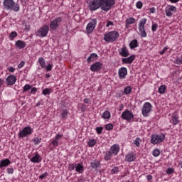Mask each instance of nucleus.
Returning a JSON list of instances; mask_svg holds the SVG:
<instances>
[{
	"label": "nucleus",
	"instance_id": "1",
	"mask_svg": "<svg viewBox=\"0 0 182 182\" xmlns=\"http://www.w3.org/2000/svg\"><path fill=\"white\" fill-rule=\"evenodd\" d=\"M116 1L114 0H91L88 3V8L92 12L97 11L100 8L104 12H109L112 6H114Z\"/></svg>",
	"mask_w": 182,
	"mask_h": 182
},
{
	"label": "nucleus",
	"instance_id": "2",
	"mask_svg": "<svg viewBox=\"0 0 182 182\" xmlns=\"http://www.w3.org/2000/svg\"><path fill=\"white\" fill-rule=\"evenodd\" d=\"M120 151V146L117 144H114L111 146L109 150L107 151H104V159L105 161H109L112 157L117 156Z\"/></svg>",
	"mask_w": 182,
	"mask_h": 182
},
{
	"label": "nucleus",
	"instance_id": "3",
	"mask_svg": "<svg viewBox=\"0 0 182 182\" xmlns=\"http://www.w3.org/2000/svg\"><path fill=\"white\" fill-rule=\"evenodd\" d=\"M3 6L6 11H14V12H19V5L14 0H4L3 2Z\"/></svg>",
	"mask_w": 182,
	"mask_h": 182
},
{
	"label": "nucleus",
	"instance_id": "4",
	"mask_svg": "<svg viewBox=\"0 0 182 182\" xmlns=\"http://www.w3.org/2000/svg\"><path fill=\"white\" fill-rule=\"evenodd\" d=\"M120 36V34L117 31H109L104 35V41L107 43H113L116 42Z\"/></svg>",
	"mask_w": 182,
	"mask_h": 182
},
{
	"label": "nucleus",
	"instance_id": "5",
	"mask_svg": "<svg viewBox=\"0 0 182 182\" xmlns=\"http://www.w3.org/2000/svg\"><path fill=\"white\" fill-rule=\"evenodd\" d=\"M48 33H49V26L43 25L36 31L35 36L38 38H46V36H48Z\"/></svg>",
	"mask_w": 182,
	"mask_h": 182
},
{
	"label": "nucleus",
	"instance_id": "6",
	"mask_svg": "<svg viewBox=\"0 0 182 182\" xmlns=\"http://www.w3.org/2000/svg\"><path fill=\"white\" fill-rule=\"evenodd\" d=\"M166 139V135L163 133L160 134H152L151 136V144H159V143H162Z\"/></svg>",
	"mask_w": 182,
	"mask_h": 182
},
{
	"label": "nucleus",
	"instance_id": "7",
	"mask_svg": "<svg viewBox=\"0 0 182 182\" xmlns=\"http://www.w3.org/2000/svg\"><path fill=\"white\" fill-rule=\"evenodd\" d=\"M151 109H153L151 103L145 102L141 109L142 116H144V117H149L150 116V113H151Z\"/></svg>",
	"mask_w": 182,
	"mask_h": 182
},
{
	"label": "nucleus",
	"instance_id": "8",
	"mask_svg": "<svg viewBox=\"0 0 182 182\" xmlns=\"http://www.w3.org/2000/svg\"><path fill=\"white\" fill-rule=\"evenodd\" d=\"M146 22H147V18H143L139 21V31L140 32L141 38H147V33H146V29L144 28Z\"/></svg>",
	"mask_w": 182,
	"mask_h": 182
},
{
	"label": "nucleus",
	"instance_id": "9",
	"mask_svg": "<svg viewBox=\"0 0 182 182\" xmlns=\"http://www.w3.org/2000/svg\"><path fill=\"white\" fill-rule=\"evenodd\" d=\"M32 133H33V129H32L29 126H27L25 127L21 131H20V132L18 133V137L23 139L26 137V136H31Z\"/></svg>",
	"mask_w": 182,
	"mask_h": 182
},
{
	"label": "nucleus",
	"instance_id": "10",
	"mask_svg": "<svg viewBox=\"0 0 182 182\" xmlns=\"http://www.w3.org/2000/svg\"><path fill=\"white\" fill-rule=\"evenodd\" d=\"M121 119L127 122H132L134 119V114L129 109H125L121 114Z\"/></svg>",
	"mask_w": 182,
	"mask_h": 182
},
{
	"label": "nucleus",
	"instance_id": "11",
	"mask_svg": "<svg viewBox=\"0 0 182 182\" xmlns=\"http://www.w3.org/2000/svg\"><path fill=\"white\" fill-rule=\"evenodd\" d=\"M96 25H97V20L96 18L91 19V21L89 22L86 26V32L87 35H90V33L95 31Z\"/></svg>",
	"mask_w": 182,
	"mask_h": 182
},
{
	"label": "nucleus",
	"instance_id": "12",
	"mask_svg": "<svg viewBox=\"0 0 182 182\" xmlns=\"http://www.w3.org/2000/svg\"><path fill=\"white\" fill-rule=\"evenodd\" d=\"M63 18L62 17H57L54 18L50 23V28L53 31H56L58 28H59L60 22H62Z\"/></svg>",
	"mask_w": 182,
	"mask_h": 182
},
{
	"label": "nucleus",
	"instance_id": "13",
	"mask_svg": "<svg viewBox=\"0 0 182 182\" xmlns=\"http://www.w3.org/2000/svg\"><path fill=\"white\" fill-rule=\"evenodd\" d=\"M176 12H177V7L173 5H168L165 9V14L168 18H171L173 14H176Z\"/></svg>",
	"mask_w": 182,
	"mask_h": 182
},
{
	"label": "nucleus",
	"instance_id": "14",
	"mask_svg": "<svg viewBox=\"0 0 182 182\" xmlns=\"http://www.w3.org/2000/svg\"><path fill=\"white\" fill-rule=\"evenodd\" d=\"M103 68V63L97 61L96 63H94L90 66V70L91 72H100V70H102V68Z\"/></svg>",
	"mask_w": 182,
	"mask_h": 182
},
{
	"label": "nucleus",
	"instance_id": "15",
	"mask_svg": "<svg viewBox=\"0 0 182 182\" xmlns=\"http://www.w3.org/2000/svg\"><path fill=\"white\" fill-rule=\"evenodd\" d=\"M119 79L124 80L126 76H127V68L122 67L118 70Z\"/></svg>",
	"mask_w": 182,
	"mask_h": 182
},
{
	"label": "nucleus",
	"instance_id": "16",
	"mask_svg": "<svg viewBox=\"0 0 182 182\" xmlns=\"http://www.w3.org/2000/svg\"><path fill=\"white\" fill-rule=\"evenodd\" d=\"M6 83L8 86H14L16 83V76L14 75H9L6 79Z\"/></svg>",
	"mask_w": 182,
	"mask_h": 182
},
{
	"label": "nucleus",
	"instance_id": "17",
	"mask_svg": "<svg viewBox=\"0 0 182 182\" xmlns=\"http://www.w3.org/2000/svg\"><path fill=\"white\" fill-rule=\"evenodd\" d=\"M136 159L134 152H129L125 156V161H127V163H133V161H136Z\"/></svg>",
	"mask_w": 182,
	"mask_h": 182
},
{
	"label": "nucleus",
	"instance_id": "18",
	"mask_svg": "<svg viewBox=\"0 0 182 182\" xmlns=\"http://www.w3.org/2000/svg\"><path fill=\"white\" fill-rule=\"evenodd\" d=\"M118 52L120 56H122L123 58H127V56L130 55V52H129L126 46H122L119 50H118Z\"/></svg>",
	"mask_w": 182,
	"mask_h": 182
},
{
	"label": "nucleus",
	"instance_id": "19",
	"mask_svg": "<svg viewBox=\"0 0 182 182\" xmlns=\"http://www.w3.org/2000/svg\"><path fill=\"white\" fill-rule=\"evenodd\" d=\"M62 137H63V134H57L55 136V139L51 142L53 147H58L59 146V141L62 140Z\"/></svg>",
	"mask_w": 182,
	"mask_h": 182
},
{
	"label": "nucleus",
	"instance_id": "20",
	"mask_svg": "<svg viewBox=\"0 0 182 182\" xmlns=\"http://www.w3.org/2000/svg\"><path fill=\"white\" fill-rule=\"evenodd\" d=\"M136 59L135 55H131L129 57L124 58L122 59V63H125L126 65H132L134 60Z\"/></svg>",
	"mask_w": 182,
	"mask_h": 182
},
{
	"label": "nucleus",
	"instance_id": "21",
	"mask_svg": "<svg viewBox=\"0 0 182 182\" xmlns=\"http://www.w3.org/2000/svg\"><path fill=\"white\" fill-rule=\"evenodd\" d=\"M31 163H41L42 161V156L39 155L38 152H36L33 156L30 159Z\"/></svg>",
	"mask_w": 182,
	"mask_h": 182
},
{
	"label": "nucleus",
	"instance_id": "22",
	"mask_svg": "<svg viewBox=\"0 0 182 182\" xmlns=\"http://www.w3.org/2000/svg\"><path fill=\"white\" fill-rule=\"evenodd\" d=\"M178 119V114H177V112L173 113L171 116V123L173 124L174 126H176V124H178V123H180V120Z\"/></svg>",
	"mask_w": 182,
	"mask_h": 182
},
{
	"label": "nucleus",
	"instance_id": "23",
	"mask_svg": "<svg viewBox=\"0 0 182 182\" xmlns=\"http://www.w3.org/2000/svg\"><path fill=\"white\" fill-rule=\"evenodd\" d=\"M136 22V18L134 17H129L126 19L125 21V28L126 29H129L130 25H133V23H135Z\"/></svg>",
	"mask_w": 182,
	"mask_h": 182
},
{
	"label": "nucleus",
	"instance_id": "24",
	"mask_svg": "<svg viewBox=\"0 0 182 182\" xmlns=\"http://www.w3.org/2000/svg\"><path fill=\"white\" fill-rule=\"evenodd\" d=\"M11 164V160L9 159H5L0 161V168L4 167H8Z\"/></svg>",
	"mask_w": 182,
	"mask_h": 182
},
{
	"label": "nucleus",
	"instance_id": "25",
	"mask_svg": "<svg viewBox=\"0 0 182 182\" xmlns=\"http://www.w3.org/2000/svg\"><path fill=\"white\" fill-rule=\"evenodd\" d=\"M97 58H98V55L96 53H92L87 58V63H92V62H95V60H96L97 59Z\"/></svg>",
	"mask_w": 182,
	"mask_h": 182
},
{
	"label": "nucleus",
	"instance_id": "26",
	"mask_svg": "<svg viewBox=\"0 0 182 182\" xmlns=\"http://www.w3.org/2000/svg\"><path fill=\"white\" fill-rule=\"evenodd\" d=\"M15 46L18 49H23V48H25L26 46V43H25V41H22L21 40H18L16 42Z\"/></svg>",
	"mask_w": 182,
	"mask_h": 182
},
{
	"label": "nucleus",
	"instance_id": "27",
	"mask_svg": "<svg viewBox=\"0 0 182 182\" xmlns=\"http://www.w3.org/2000/svg\"><path fill=\"white\" fill-rule=\"evenodd\" d=\"M75 171L79 174H82L84 171L83 164L80 163L75 164Z\"/></svg>",
	"mask_w": 182,
	"mask_h": 182
},
{
	"label": "nucleus",
	"instance_id": "28",
	"mask_svg": "<svg viewBox=\"0 0 182 182\" xmlns=\"http://www.w3.org/2000/svg\"><path fill=\"white\" fill-rule=\"evenodd\" d=\"M129 46L130 49H136V48H139V41L136 39H134L129 43Z\"/></svg>",
	"mask_w": 182,
	"mask_h": 182
},
{
	"label": "nucleus",
	"instance_id": "29",
	"mask_svg": "<svg viewBox=\"0 0 182 182\" xmlns=\"http://www.w3.org/2000/svg\"><path fill=\"white\" fill-rule=\"evenodd\" d=\"M100 166V161H94L90 162V167L94 170H97V168Z\"/></svg>",
	"mask_w": 182,
	"mask_h": 182
},
{
	"label": "nucleus",
	"instance_id": "30",
	"mask_svg": "<svg viewBox=\"0 0 182 182\" xmlns=\"http://www.w3.org/2000/svg\"><path fill=\"white\" fill-rule=\"evenodd\" d=\"M102 119H105V120H107V119H110V117H112V114H110V112L105 111L102 113Z\"/></svg>",
	"mask_w": 182,
	"mask_h": 182
},
{
	"label": "nucleus",
	"instance_id": "31",
	"mask_svg": "<svg viewBox=\"0 0 182 182\" xmlns=\"http://www.w3.org/2000/svg\"><path fill=\"white\" fill-rule=\"evenodd\" d=\"M38 63L41 66V69H45L46 68V63L45 62V59L42 57L38 58Z\"/></svg>",
	"mask_w": 182,
	"mask_h": 182
},
{
	"label": "nucleus",
	"instance_id": "32",
	"mask_svg": "<svg viewBox=\"0 0 182 182\" xmlns=\"http://www.w3.org/2000/svg\"><path fill=\"white\" fill-rule=\"evenodd\" d=\"M166 89H167L166 85H161L158 88V92L160 93V95H163V94L166 93Z\"/></svg>",
	"mask_w": 182,
	"mask_h": 182
},
{
	"label": "nucleus",
	"instance_id": "33",
	"mask_svg": "<svg viewBox=\"0 0 182 182\" xmlns=\"http://www.w3.org/2000/svg\"><path fill=\"white\" fill-rule=\"evenodd\" d=\"M87 144L89 147H95L96 146V139H90L87 141Z\"/></svg>",
	"mask_w": 182,
	"mask_h": 182
},
{
	"label": "nucleus",
	"instance_id": "34",
	"mask_svg": "<svg viewBox=\"0 0 182 182\" xmlns=\"http://www.w3.org/2000/svg\"><path fill=\"white\" fill-rule=\"evenodd\" d=\"M132 93V87L127 86L124 88V95H130Z\"/></svg>",
	"mask_w": 182,
	"mask_h": 182
},
{
	"label": "nucleus",
	"instance_id": "35",
	"mask_svg": "<svg viewBox=\"0 0 182 182\" xmlns=\"http://www.w3.org/2000/svg\"><path fill=\"white\" fill-rule=\"evenodd\" d=\"M32 89V86L29 84H26L23 87V93H25L26 92H29Z\"/></svg>",
	"mask_w": 182,
	"mask_h": 182
},
{
	"label": "nucleus",
	"instance_id": "36",
	"mask_svg": "<svg viewBox=\"0 0 182 182\" xmlns=\"http://www.w3.org/2000/svg\"><path fill=\"white\" fill-rule=\"evenodd\" d=\"M69 114V111L67 109H63L61 112L62 119H68V115Z\"/></svg>",
	"mask_w": 182,
	"mask_h": 182
},
{
	"label": "nucleus",
	"instance_id": "37",
	"mask_svg": "<svg viewBox=\"0 0 182 182\" xmlns=\"http://www.w3.org/2000/svg\"><path fill=\"white\" fill-rule=\"evenodd\" d=\"M140 141H141V139H140V137H136L134 141V144H135L136 147H140Z\"/></svg>",
	"mask_w": 182,
	"mask_h": 182
},
{
	"label": "nucleus",
	"instance_id": "38",
	"mask_svg": "<svg viewBox=\"0 0 182 182\" xmlns=\"http://www.w3.org/2000/svg\"><path fill=\"white\" fill-rule=\"evenodd\" d=\"M152 154L154 157H159L160 156V149H156L153 151Z\"/></svg>",
	"mask_w": 182,
	"mask_h": 182
},
{
	"label": "nucleus",
	"instance_id": "39",
	"mask_svg": "<svg viewBox=\"0 0 182 182\" xmlns=\"http://www.w3.org/2000/svg\"><path fill=\"white\" fill-rule=\"evenodd\" d=\"M42 94L44 96H46L47 95H50V89L49 88H45L44 90H43L42 91Z\"/></svg>",
	"mask_w": 182,
	"mask_h": 182
},
{
	"label": "nucleus",
	"instance_id": "40",
	"mask_svg": "<svg viewBox=\"0 0 182 182\" xmlns=\"http://www.w3.org/2000/svg\"><path fill=\"white\" fill-rule=\"evenodd\" d=\"M16 36H18V33H16V31H12L9 35V38H11L12 41L13 39H15Z\"/></svg>",
	"mask_w": 182,
	"mask_h": 182
},
{
	"label": "nucleus",
	"instance_id": "41",
	"mask_svg": "<svg viewBox=\"0 0 182 182\" xmlns=\"http://www.w3.org/2000/svg\"><path fill=\"white\" fill-rule=\"evenodd\" d=\"M95 131L98 134H102L103 133V127H97L95 128Z\"/></svg>",
	"mask_w": 182,
	"mask_h": 182
},
{
	"label": "nucleus",
	"instance_id": "42",
	"mask_svg": "<svg viewBox=\"0 0 182 182\" xmlns=\"http://www.w3.org/2000/svg\"><path fill=\"white\" fill-rule=\"evenodd\" d=\"M136 6L137 9H141L143 8V2L139 1L136 3Z\"/></svg>",
	"mask_w": 182,
	"mask_h": 182
},
{
	"label": "nucleus",
	"instance_id": "43",
	"mask_svg": "<svg viewBox=\"0 0 182 182\" xmlns=\"http://www.w3.org/2000/svg\"><path fill=\"white\" fill-rule=\"evenodd\" d=\"M111 171L112 174H117V173H119L120 170L119 169V167L114 166Z\"/></svg>",
	"mask_w": 182,
	"mask_h": 182
},
{
	"label": "nucleus",
	"instance_id": "44",
	"mask_svg": "<svg viewBox=\"0 0 182 182\" xmlns=\"http://www.w3.org/2000/svg\"><path fill=\"white\" fill-rule=\"evenodd\" d=\"M113 124H107L106 126H105V129L106 130H108V131H110V130H113Z\"/></svg>",
	"mask_w": 182,
	"mask_h": 182
},
{
	"label": "nucleus",
	"instance_id": "45",
	"mask_svg": "<svg viewBox=\"0 0 182 182\" xmlns=\"http://www.w3.org/2000/svg\"><path fill=\"white\" fill-rule=\"evenodd\" d=\"M68 168H69V170H70V171L75 170V168H76V164H70L68 165Z\"/></svg>",
	"mask_w": 182,
	"mask_h": 182
},
{
	"label": "nucleus",
	"instance_id": "46",
	"mask_svg": "<svg viewBox=\"0 0 182 182\" xmlns=\"http://www.w3.org/2000/svg\"><path fill=\"white\" fill-rule=\"evenodd\" d=\"M46 69L47 72H50V70H52L53 68V65L52 64H48L47 66L45 67Z\"/></svg>",
	"mask_w": 182,
	"mask_h": 182
},
{
	"label": "nucleus",
	"instance_id": "47",
	"mask_svg": "<svg viewBox=\"0 0 182 182\" xmlns=\"http://www.w3.org/2000/svg\"><path fill=\"white\" fill-rule=\"evenodd\" d=\"M30 93H31L32 95H36V92H38V88L34 87L30 89Z\"/></svg>",
	"mask_w": 182,
	"mask_h": 182
},
{
	"label": "nucleus",
	"instance_id": "48",
	"mask_svg": "<svg viewBox=\"0 0 182 182\" xmlns=\"http://www.w3.org/2000/svg\"><path fill=\"white\" fill-rule=\"evenodd\" d=\"M166 172L167 174H173V173H174V168H168L166 169Z\"/></svg>",
	"mask_w": 182,
	"mask_h": 182
},
{
	"label": "nucleus",
	"instance_id": "49",
	"mask_svg": "<svg viewBox=\"0 0 182 182\" xmlns=\"http://www.w3.org/2000/svg\"><path fill=\"white\" fill-rule=\"evenodd\" d=\"M158 28H159V25H157L156 23H154L151 26V31L154 32H156Z\"/></svg>",
	"mask_w": 182,
	"mask_h": 182
},
{
	"label": "nucleus",
	"instance_id": "50",
	"mask_svg": "<svg viewBox=\"0 0 182 182\" xmlns=\"http://www.w3.org/2000/svg\"><path fill=\"white\" fill-rule=\"evenodd\" d=\"M48 176H49V173L48 172H45L43 174L39 176V178H41V180H43V178L48 177Z\"/></svg>",
	"mask_w": 182,
	"mask_h": 182
},
{
	"label": "nucleus",
	"instance_id": "51",
	"mask_svg": "<svg viewBox=\"0 0 182 182\" xmlns=\"http://www.w3.org/2000/svg\"><path fill=\"white\" fill-rule=\"evenodd\" d=\"M24 66H25V61H21L20 63L18 65V68L22 69V68Z\"/></svg>",
	"mask_w": 182,
	"mask_h": 182
},
{
	"label": "nucleus",
	"instance_id": "52",
	"mask_svg": "<svg viewBox=\"0 0 182 182\" xmlns=\"http://www.w3.org/2000/svg\"><path fill=\"white\" fill-rule=\"evenodd\" d=\"M176 62L177 65H181V63H182V55H181V58H177L176 59Z\"/></svg>",
	"mask_w": 182,
	"mask_h": 182
},
{
	"label": "nucleus",
	"instance_id": "53",
	"mask_svg": "<svg viewBox=\"0 0 182 182\" xmlns=\"http://www.w3.org/2000/svg\"><path fill=\"white\" fill-rule=\"evenodd\" d=\"M7 173L8 174H14V168L13 167L7 168Z\"/></svg>",
	"mask_w": 182,
	"mask_h": 182
},
{
	"label": "nucleus",
	"instance_id": "54",
	"mask_svg": "<svg viewBox=\"0 0 182 182\" xmlns=\"http://www.w3.org/2000/svg\"><path fill=\"white\" fill-rule=\"evenodd\" d=\"M41 141H42V139H39L38 137H36V139H34V144H39Z\"/></svg>",
	"mask_w": 182,
	"mask_h": 182
},
{
	"label": "nucleus",
	"instance_id": "55",
	"mask_svg": "<svg viewBox=\"0 0 182 182\" xmlns=\"http://www.w3.org/2000/svg\"><path fill=\"white\" fill-rule=\"evenodd\" d=\"M87 107L85 104L81 105V110L82 112H86Z\"/></svg>",
	"mask_w": 182,
	"mask_h": 182
},
{
	"label": "nucleus",
	"instance_id": "56",
	"mask_svg": "<svg viewBox=\"0 0 182 182\" xmlns=\"http://www.w3.org/2000/svg\"><path fill=\"white\" fill-rule=\"evenodd\" d=\"M168 49V47L166 46L164 48V49L159 53L160 55H164L166 53V50Z\"/></svg>",
	"mask_w": 182,
	"mask_h": 182
},
{
	"label": "nucleus",
	"instance_id": "57",
	"mask_svg": "<svg viewBox=\"0 0 182 182\" xmlns=\"http://www.w3.org/2000/svg\"><path fill=\"white\" fill-rule=\"evenodd\" d=\"M7 70H9V72L14 73V72H15V68L14 67H9L7 68Z\"/></svg>",
	"mask_w": 182,
	"mask_h": 182
},
{
	"label": "nucleus",
	"instance_id": "58",
	"mask_svg": "<svg viewBox=\"0 0 182 182\" xmlns=\"http://www.w3.org/2000/svg\"><path fill=\"white\" fill-rule=\"evenodd\" d=\"M113 25H114L113 22L111 21H107V23L106 24V27L109 28V26H113Z\"/></svg>",
	"mask_w": 182,
	"mask_h": 182
},
{
	"label": "nucleus",
	"instance_id": "59",
	"mask_svg": "<svg viewBox=\"0 0 182 182\" xmlns=\"http://www.w3.org/2000/svg\"><path fill=\"white\" fill-rule=\"evenodd\" d=\"M150 14H156V8L151 7L149 9Z\"/></svg>",
	"mask_w": 182,
	"mask_h": 182
},
{
	"label": "nucleus",
	"instance_id": "60",
	"mask_svg": "<svg viewBox=\"0 0 182 182\" xmlns=\"http://www.w3.org/2000/svg\"><path fill=\"white\" fill-rule=\"evenodd\" d=\"M83 102L85 105H89V103H90V100L89 98H85Z\"/></svg>",
	"mask_w": 182,
	"mask_h": 182
},
{
	"label": "nucleus",
	"instance_id": "61",
	"mask_svg": "<svg viewBox=\"0 0 182 182\" xmlns=\"http://www.w3.org/2000/svg\"><path fill=\"white\" fill-rule=\"evenodd\" d=\"M4 85V80L0 79V92L2 90V85Z\"/></svg>",
	"mask_w": 182,
	"mask_h": 182
},
{
	"label": "nucleus",
	"instance_id": "62",
	"mask_svg": "<svg viewBox=\"0 0 182 182\" xmlns=\"http://www.w3.org/2000/svg\"><path fill=\"white\" fill-rule=\"evenodd\" d=\"M180 0H169V2H171V4H177V2H179Z\"/></svg>",
	"mask_w": 182,
	"mask_h": 182
},
{
	"label": "nucleus",
	"instance_id": "63",
	"mask_svg": "<svg viewBox=\"0 0 182 182\" xmlns=\"http://www.w3.org/2000/svg\"><path fill=\"white\" fill-rule=\"evenodd\" d=\"M146 178H147V180H149V181L153 180V176L151 175H148L146 176Z\"/></svg>",
	"mask_w": 182,
	"mask_h": 182
},
{
	"label": "nucleus",
	"instance_id": "64",
	"mask_svg": "<svg viewBox=\"0 0 182 182\" xmlns=\"http://www.w3.org/2000/svg\"><path fill=\"white\" fill-rule=\"evenodd\" d=\"M25 29H26V31H29L31 29V27L28 25H26Z\"/></svg>",
	"mask_w": 182,
	"mask_h": 182
}]
</instances>
